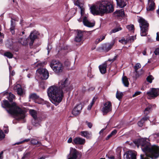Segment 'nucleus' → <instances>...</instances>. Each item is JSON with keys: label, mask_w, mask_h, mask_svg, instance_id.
I'll return each mask as SVG.
<instances>
[{"label": "nucleus", "mask_w": 159, "mask_h": 159, "mask_svg": "<svg viewBox=\"0 0 159 159\" xmlns=\"http://www.w3.org/2000/svg\"><path fill=\"white\" fill-rule=\"evenodd\" d=\"M69 84L68 79L64 78L59 82L58 88L52 86L48 89V95L52 103L57 105L61 101L63 92L68 89Z\"/></svg>", "instance_id": "nucleus-1"}, {"label": "nucleus", "mask_w": 159, "mask_h": 159, "mask_svg": "<svg viewBox=\"0 0 159 159\" xmlns=\"http://www.w3.org/2000/svg\"><path fill=\"white\" fill-rule=\"evenodd\" d=\"M93 15L102 16L105 14L112 12L114 9L112 2L108 0H102L96 5L90 7Z\"/></svg>", "instance_id": "nucleus-2"}, {"label": "nucleus", "mask_w": 159, "mask_h": 159, "mask_svg": "<svg viewBox=\"0 0 159 159\" xmlns=\"http://www.w3.org/2000/svg\"><path fill=\"white\" fill-rule=\"evenodd\" d=\"M3 102V105L5 107L9 108L7 110L8 112L15 116L17 119H23L25 118V112L16 105V103L13 102L11 104L7 100H4Z\"/></svg>", "instance_id": "nucleus-3"}, {"label": "nucleus", "mask_w": 159, "mask_h": 159, "mask_svg": "<svg viewBox=\"0 0 159 159\" xmlns=\"http://www.w3.org/2000/svg\"><path fill=\"white\" fill-rule=\"evenodd\" d=\"M149 139L146 138H141L137 140L138 147L141 146V149L144 154H141L140 159H149Z\"/></svg>", "instance_id": "nucleus-4"}, {"label": "nucleus", "mask_w": 159, "mask_h": 159, "mask_svg": "<svg viewBox=\"0 0 159 159\" xmlns=\"http://www.w3.org/2000/svg\"><path fill=\"white\" fill-rule=\"evenodd\" d=\"M138 21L139 23V26L141 30V36H146L148 34V23L142 17H140Z\"/></svg>", "instance_id": "nucleus-5"}, {"label": "nucleus", "mask_w": 159, "mask_h": 159, "mask_svg": "<svg viewBox=\"0 0 159 159\" xmlns=\"http://www.w3.org/2000/svg\"><path fill=\"white\" fill-rule=\"evenodd\" d=\"M50 66L57 74L62 72L63 69L62 64L59 61L56 60H53L51 61Z\"/></svg>", "instance_id": "nucleus-6"}, {"label": "nucleus", "mask_w": 159, "mask_h": 159, "mask_svg": "<svg viewBox=\"0 0 159 159\" xmlns=\"http://www.w3.org/2000/svg\"><path fill=\"white\" fill-rule=\"evenodd\" d=\"M159 157V147L154 145H150V158L152 159H156Z\"/></svg>", "instance_id": "nucleus-7"}, {"label": "nucleus", "mask_w": 159, "mask_h": 159, "mask_svg": "<svg viewBox=\"0 0 159 159\" xmlns=\"http://www.w3.org/2000/svg\"><path fill=\"white\" fill-rule=\"evenodd\" d=\"M37 75L42 80H46L49 76L48 71L45 68H39L36 71Z\"/></svg>", "instance_id": "nucleus-8"}, {"label": "nucleus", "mask_w": 159, "mask_h": 159, "mask_svg": "<svg viewBox=\"0 0 159 159\" xmlns=\"http://www.w3.org/2000/svg\"><path fill=\"white\" fill-rule=\"evenodd\" d=\"M112 106L111 102L107 101L105 102L102 109V111L103 115H106L112 110Z\"/></svg>", "instance_id": "nucleus-9"}, {"label": "nucleus", "mask_w": 159, "mask_h": 159, "mask_svg": "<svg viewBox=\"0 0 159 159\" xmlns=\"http://www.w3.org/2000/svg\"><path fill=\"white\" fill-rule=\"evenodd\" d=\"M37 37V36L35 32L33 31L31 33L29 37L27 39V40H28V43H29L30 46H32L34 40Z\"/></svg>", "instance_id": "nucleus-10"}, {"label": "nucleus", "mask_w": 159, "mask_h": 159, "mask_svg": "<svg viewBox=\"0 0 159 159\" xmlns=\"http://www.w3.org/2000/svg\"><path fill=\"white\" fill-rule=\"evenodd\" d=\"M78 152L75 149L70 148V154L68 156V159H76Z\"/></svg>", "instance_id": "nucleus-11"}, {"label": "nucleus", "mask_w": 159, "mask_h": 159, "mask_svg": "<svg viewBox=\"0 0 159 159\" xmlns=\"http://www.w3.org/2000/svg\"><path fill=\"white\" fill-rule=\"evenodd\" d=\"M14 89L19 95L22 96L25 93L24 90L22 88L21 86L19 84L15 85L14 87Z\"/></svg>", "instance_id": "nucleus-12"}, {"label": "nucleus", "mask_w": 159, "mask_h": 159, "mask_svg": "<svg viewBox=\"0 0 159 159\" xmlns=\"http://www.w3.org/2000/svg\"><path fill=\"white\" fill-rule=\"evenodd\" d=\"M85 139L80 137L75 138L73 140V143L78 145H84L85 143Z\"/></svg>", "instance_id": "nucleus-13"}, {"label": "nucleus", "mask_w": 159, "mask_h": 159, "mask_svg": "<svg viewBox=\"0 0 159 159\" xmlns=\"http://www.w3.org/2000/svg\"><path fill=\"white\" fill-rule=\"evenodd\" d=\"M82 109V105L80 103L77 105L74 108L72 111V114L76 116L80 113Z\"/></svg>", "instance_id": "nucleus-14"}, {"label": "nucleus", "mask_w": 159, "mask_h": 159, "mask_svg": "<svg viewBox=\"0 0 159 159\" xmlns=\"http://www.w3.org/2000/svg\"><path fill=\"white\" fill-rule=\"evenodd\" d=\"M158 91L157 89L152 88L150 91V99L156 97L158 95Z\"/></svg>", "instance_id": "nucleus-15"}, {"label": "nucleus", "mask_w": 159, "mask_h": 159, "mask_svg": "<svg viewBox=\"0 0 159 159\" xmlns=\"http://www.w3.org/2000/svg\"><path fill=\"white\" fill-rule=\"evenodd\" d=\"M82 18H83V23L85 26L89 27H91L94 25L95 23L89 21L86 16H84Z\"/></svg>", "instance_id": "nucleus-16"}, {"label": "nucleus", "mask_w": 159, "mask_h": 159, "mask_svg": "<svg viewBox=\"0 0 159 159\" xmlns=\"http://www.w3.org/2000/svg\"><path fill=\"white\" fill-rule=\"evenodd\" d=\"M83 34L82 31H79L75 39V41L77 43H83Z\"/></svg>", "instance_id": "nucleus-17"}, {"label": "nucleus", "mask_w": 159, "mask_h": 159, "mask_svg": "<svg viewBox=\"0 0 159 159\" xmlns=\"http://www.w3.org/2000/svg\"><path fill=\"white\" fill-rule=\"evenodd\" d=\"M136 159V152L135 151H129L126 156V159Z\"/></svg>", "instance_id": "nucleus-18"}, {"label": "nucleus", "mask_w": 159, "mask_h": 159, "mask_svg": "<svg viewBox=\"0 0 159 159\" xmlns=\"http://www.w3.org/2000/svg\"><path fill=\"white\" fill-rule=\"evenodd\" d=\"M107 66V64L106 62H105L102 65L99 66V68L101 73L104 74L106 73Z\"/></svg>", "instance_id": "nucleus-19"}, {"label": "nucleus", "mask_w": 159, "mask_h": 159, "mask_svg": "<svg viewBox=\"0 0 159 159\" xmlns=\"http://www.w3.org/2000/svg\"><path fill=\"white\" fill-rule=\"evenodd\" d=\"M81 135L82 136L86 138L87 139H89L91 138L92 134L87 131H81Z\"/></svg>", "instance_id": "nucleus-20"}, {"label": "nucleus", "mask_w": 159, "mask_h": 159, "mask_svg": "<svg viewBox=\"0 0 159 159\" xmlns=\"http://www.w3.org/2000/svg\"><path fill=\"white\" fill-rule=\"evenodd\" d=\"M18 42L24 46H26L28 45V40H27V39L24 37L19 39Z\"/></svg>", "instance_id": "nucleus-21"}, {"label": "nucleus", "mask_w": 159, "mask_h": 159, "mask_svg": "<svg viewBox=\"0 0 159 159\" xmlns=\"http://www.w3.org/2000/svg\"><path fill=\"white\" fill-rule=\"evenodd\" d=\"M114 14L117 17H123L124 15V12L123 9L116 11L114 12Z\"/></svg>", "instance_id": "nucleus-22"}, {"label": "nucleus", "mask_w": 159, "mask_h": 159, "mask_svg": "<svg viewBox=\"0 0 159 159\" xmlns=\"http://www.w3.org/2000/svg\"><path fill=\"white\" fill-rule=\"evenodd\" d=\"M117 6L120 8H123L126 6L127 4L124 0H120L116 2Z\"/></svg>", "instance_id": "nucleus-23"}, {"label": "nucleus", "mask_w": 159, "mask_h": 159, "mask_svg": "<svg viewBox=\"0 0 159 159\" xmlns=\"http://www.w3.org/2000/svg\"><path fill=\"white\" fill-rule=\"evenodd\" d=\"M30 143L33 145H39V146L42 145L40 142L38 141L36 139L34 138H32L30 139Z\"/></svg>", "instance_id": "nucleus-24"}, {"label": "nucleus", "mask_w": 159, "mask_h": 159, "mask_svg": "<svg viewBox=\"0 0 159 159\" xmlns=\"http://www.w3.org/2000/svg\"><path fill=\"white\" fill-rule=\"evenodd\" d=\"M29 112L31 116L34 119H36L37 117V112L35 110L30 109L29 110Z\"/></svg>", "instance_id": "nucleus-25"}, {"label": "nucleus", "mask_w": 159, "mask_h": 159, "mask_svg": "<svg viewBox=\"0 0 159 159\" xmlns=\"http://www.w3.org/2000/svg\"><path fill=\"white\" fill-rule=\"evenodd\" d=\"M122 81L124 86L125 87H128L129 85V82L127 78L125 76L122 77Z\"/></svg>", "instance_id": "nucleus-26"}, {"label": "nucleus", "mask_w": 159, "mask_h": 159, "mask_svg": "<svg viewBox=\"0 0 159 159\" xmlns=\"http://www.w3.org/2000/svg\"><path fill=\"white\" fill-rule=\"evenodd\" d=\"M155 5L153 0H150V11H153L155 9Z\"/></svg>", "instance_id": "nucleus-27"}, {"label": "nucleus", "mask_w": 159, "mask_h": 159, "mask_svg": "<svg viewBox=\"0 0 159 159\" xmlns=\"http://www.w3.org/2000/svg\"><path fill=\"white\" fill-rule=\"evenodd\" d=\"M151 139L156 140L158 142V133L153 134L150 136Z\"/></svg>", "instance_id": "nucleus-28"}, {"label": "nucleus", "mask_w": 159, "mask_h": 159, "mask_svg": "<svg viewBox=\"0 0 159 159\" xmlns=\"http://www.w3.org/2000/svg\"><path fill=\"white\" fill-rule=\"evenodd\" d=\"M135 77L136 79L139 77L140 75H142L143 73V71L142 69L139 71H135Z\"/></svg>", "instance_id": "nucleus-29"}, {"label": "nucleus", "mask_w": 159, "mask_h": 159, "mask_svg": "<svg viewBox=\"0 0 159 159\" xmlns=\"http://www.w3.org/2000/svg\"><path fill=\"white\" fill-rule=\"evenodd\" d=\"M46 64V63L45 61L41 62H38L35 63L36 66L39 68H42L41 67L43 66Z\"/></svg>", "instance_id": "nucleus-30"}, {"label": "nucleus", "mask_w": 159, "mask_h": 159, "mask_svg": "<svg viewBox=\"0 0 159 159\" xmlns=\"http://www.w3.org/2000/svg\"><path fill=\"white\" fill-rule=\"evenodd\" d=\"M32 124L34 126H37L39 125V121L38 118L36 119H33L32 120Z\"/></svg>", "instance_id": "nucleus-31"}, {"label": "nucleus", "mask_w": 159, "mask_h": 159, "mask_svg": "<svg viewBox=\"0 0 159 159\" xmlns=\"http://www.w3.org/2000/svg\"><path fill=\"white\" fill-rule=\"evenodd\" d=\"M82 0H77L75 2V4L77 6H78L79 8L83 6L82 5Z\"/></svg>", "instance_id": "nucleus-32"}, {"label": "nucleus", "mask_w": 159, "mask_h": 159, "mask_svg": "<svg viewBox=\"0 0 159 159\" xmlns=\"http://www.w3.org/2000/svg\"><path fill=\"white\" fill-rule=\"evenodd\" d=\"M29 98H31L33 99H37L39 98V96L35 93H33L30 94L29 96Z\"/></svg>", "instance_id": "nucleus-33"}, {"label": "nucleus", "mask_w": 159, "mask_h": 159, "mask_svg": "<svg viewBox=\"0 0 159 159\" xmlns=\"http://www.w3.org/2000/svg\"><path fill=\"white\" fill-rule=\"evenodd\" d=\"M4 56L7 57L8 58H12L13 57V54L10 52H7L4 53Z\"/></svg>", "instance_id": "nucleus-34"}, {"label": "nucleus", "mask_w": 159, "mask_h": 159, "mask_svg": "<svg viewBox=\"0 0 159 159\" xmlns=\"http://www.w3.org/2000/svg\"><path fill=\"white\" fill-rule=\"evenodd\" d=\"M15 96L11 93H10L9 94V96L7 98L8 99L10 102H11L15 98Z\"/></svg>", "instance_id": "nucleus-35"}, {"label": "nucleus", "mask_w": 159, "mask_h": 159, "mask_svg": "<svg viewBox=\"0 0 159 159\" xmlns=\"http://www.w3.org/2000/svg\"><path fill=\"white\" fill-rule=\"evenodd\" d=\"M123 95V94L122 92L119 93L118 91L116 94V98L119 99L121 98Z\"/></svg>", "instance_id": "nucleus-36"}, {"label": "nucleus", "mask_w": 159, "mask_h": 159, "mask_svg": "<svg viewBox=\"0 0 159 159\" xmlns=\"http://www.w3.org/2000/svg\"><path fill=\"white\" fill-rule=\"evenodd\" d=\"M141 67V65L139 63H136L134 66V71H137Z\"/></svg>", "instance_id": "nucleus-37"}, {"label": "nucleus", "mask_w": 159, "mask_h": 159, "mask_svg": "<svg viewBox=\"0 0 159 159\" xmlns=\"http://www.w3.org/2000/svg\"><path fill=\"white\" fill-rule=\"evenodd\" d=\"M122 29L121 27L118 28H115L112 30L110 32V34H111L112 33H114L116 32H117L119 30H121Z\"/></svg>", "instance_id": "nucleus-38"}, {"label": "nucleus", "mask_w": 159, "mask_h": 159, "mask_svg": "<svg viewBox=\"0 0 159 159\" xmlns=\"http://www.w3.org/2000/svg\"><path fill=\"white\" fill-rule=\"evenodd\" d=\"M136 39V36H133L130 37L128 39V42H132L134 41Z\"/></svg>", "instance_id": "nucleus-39"}, {"label": "nucleus", "mask_w": 159, "mask_h": 159, "mask_svg": "<svg viewBox=\"0 0 159 159\" xmlns=\"http://www.w3.org/2000/svg\"><path fill=\"white\" fill-rule=\"evenodd\" d=\"M5 135L3 132L0 130V140H2L5 138Z\"/></svg>", "instance_id": "nucleus-40"}, {"label": "nucleus", "mask_w": 159, "mask_h": 159, "mask_svg": "<svg viewBox=\"0 0 159 159\" xmlns=\"http://www.w3.org/2000/svg\"><path fill=\"white\" fill-rule=\"evenodd\" d=\"M119 42L123 44H126L128 42V39H125L123 38L121 40H119Z\"/></svg>", "instance_id": "nucleus-41"}, {"label": "nucleus", "mask_w": 159, "mask_h": 159, "mask_svg": "<svg viewBox=\"0 0 159 159\" xmlns=\"http://www.w3.org/2000/svg\"><path fill=\"white\" fill-rule=\"evenodd\" d=\"M114 44V43H111V44H109L108 46L107 47V49H106V51H108L109 50H110L112 47L113 46Z\"/></svg>", "instance_id": "nucleus-42"}, {"label": "nucleus", "mask_w": 159, "mask_h": 159, "mask_svg": "<svg viewBox=\"0 0 159 159\" xmlns=\"http://www.w3.org/2000/svg\"><path fill=\"white\" fill-rule=\"evenodd\" d=\"M81 10V17H83V16L84 15V8L83 7V6L81 7H80Z\"/></svg>", "instance_id": "nucleus-43"}, {"label": "nucleus", "mask_w": 159, "mask_h": 159, "mask_svg": "<svg viewBox=\"0 0 159 159\" xmlns=\"http://www.w3.org/2000/svg\"><path fill=\"white\" fill-rule=\"evenodd\" d=\"M126 28L129 30H134V26L133 25H131L127 26Z\"/></svg>", "instance_id": "nucleus-44"}, {"label": "nucleus", "mask_w": 159, "mask_h": 159, "mask_svg": "<svg viewBox=\"0 0 159 159\" xmlns=\"http://www.w3.org/2000/svg\"><path fill=\"white\" fill-rule=\"evenodd\" d=\"M118 55H116L114 57H113V59H109L108 60V61H111L112 62H113L114 61H115L116 60V59L118 58Z\"/></svg>", "instance_id": "nucleus-45"}, {"label": "nucleus", "mask_w": 159, "mask_h": 159, "mask_svg": "<svg viewBox=\"0 0 159 159\" xmlns=\"http://www.w3.org/2000/svg\"><path fill=\"white\" fill-rule=\"evenodd\" d=\"M149 108L148 107L146 108L144 111V113L146 116H147L149 114Z\"/></svg>", "instance_id": "nucleus-46"}, {"label": "nucleus", "mask_w": 159, "mask_h": 159, "mask_svg": "<svg viewBox=\"0 0 159 159\" xmlns=\"http://www.w3.org/2000/svg\"><path fill=\"white\" fill-rule=\"evenodd\" d=\"M36 102L40 104H43L44 103V100L42 99H39V100Z\"/></svg>", "instance_id": "nucleus-47"}, {"label": "nucleus", "mask_w": 159, "mask_h": 159, "mask_svg": "<svg viewBox=\"0 0 159 159\" xmlns=\"http://www.w3.org/2000/svg\"><path fill=\"white\" fill-rule=\"evenodd\" d=\"M144 122V121L141 119L138 122V125L140 127H142L143 126Z\"/></svg>", "instance_id": "nucleus-48"}, {"label": "nucleus", "mask_w": 159, "mask_h": 159, "mask_svg": "<svg viewBox=\"0 0 159 159\" xmlns=\"http://www.w3.org/2000/svg\"><path fill=\"white\" fill-rule=\"evenodd\" d=\"M117 133V131L116 130H114L110 134L112 137L113 136L115 135Z\"/></svg>", "instance_id": "nucleus-49"}, {"label": "nucleus", "mask_w": 159, "mask_h": 159, "mask_svg": "<svg viewBox=\"0 0 159 159\" xmlns=\"http://www.w3.org/2000/svg\"><path fill=\"white\" fill-rule=\"evenodd\" d=\"M117 133V131L116 130H114L110 134L112 137L113 136L115 135Z\"/></svg>", "instance_id": "nucleus-50"}, {"label": "nucleus", "mask_w": 159, "mask_h": 159, "mask_svg": "<svg viewBox=\"0 0 159 159\" xmlns=\"http://www.w3.org/2000/svg\"><path fill=\"white\" fill-rule=\"evenodd\" d=\"M117 133V131L116 130H114L110 134L112 137L113 136L115 135Z\"/></svg>", "instance_id": "nucleus-51"}, {"label": "nucleus", "mask_w": 159, "mask_h": 159, "mask_svg": "<svg viewBox=\"0 0 159 159\" xmlns=\"http://www.w3.org/2000/svg\"><path fill=\"white\" fill-rule=\"evenodd\" d=\"M87 75L89 78H92L93 77V75L91 74V70L88 71Z\"/></svg>", "instance_id": "nucleus-52"}, {"label": "nucleus", "mask_w": 159, "mask_h": 159, "mask_svg": "<svg viewBox=\"0 0 159 159\" xmlns=\"http://www.w3.org/2000/svg\"><path fill=\"white\" fill-rule=\"evenodd\" d=\"M154 52L156 55H159V48H156Z\"/></svg>", "instance_id": "nucleus-53"}, {"label": "nucleus", "mask_w": 159, "mask_h": 159, "mask_svg": "<svg viewBox=\"0 0 159 159\" xmlns=\"http://www.w3.org/2000/svg\"><path fill=\"white\" fill-rule=\"evenodd\" d=\"M97 99V97H94L93 98L92 101L91 103L93 105L94 104V103L95 102L96 100Z\"/></svg>", "instance_id": "nucleus-54"}, {"label": "nucleus", "mask_w": 159, "mask_h": 159, "mask_svg": "<svg viewBox=\"0 0 159 159\" xmlns=\"http://www.w3.org/2000/svg\"><path fill=\"white\" fill-rule=\"evenodd\" d=\"M141 93V92L139 91L136 92L133 95V97H134L140 94Z\"/></svg>", "instance_id": "nucleus-55"}, {"label": "nucleus", "mask_w": 159, "mask_h": 159, "mask_svg": "<svg viewBox=\"0 0 159 159\" xmlns=\"http://www.w3.org/2000/svg\"><path fill=\"white\" fill-rule=\"evenodd\" d=\"M11 27L10 28V30L11 31H12L14 29V26L13 25V21L12 20L11 21Z\"/></svg>", "instance_id": "nucleus-56"}, {"label": "nucleus", "mask_w": 159, "mask_h": 159, "mask_svg": "<svg viewBox=\"0 0 159 159\" xmlns=\"http://www.w3.org/2000/svg\"><path fill=\"white\" fill-rule=\"evenodd\" d=\"M149 85L148 84H147L146 83L144 84L143 85V88L144 89H146V88H148Z\"/></svg>", "instance_id": "nucleus-57"}, {"label": "nucleus", "mask_w": 159, "mask_h": 159, "mask_svg": "<svg viewBox=\"0 0 159 159\" xmlns=\"http://www.w3.org/2000/svg\"><path fill=\"white\" fill-rule=\"evenodd\" d=\"M154 79L153 77L151 75H150V83H151L152 82V80Z\"/></svg>", "instance_id": "nucleus-58"}, {"label": "nucleus", "mask_w": 159, "mask_h": 159, "mask_svg": "<svg viewBox=\"0 0 159 159\" xmlns=\"http://www.w3.org/2000/svg\"><path fill=\"white\" fill-rule=\"evenodd\" d=\"M101 38L97 39L95 41V43L96 44L98 43L99 42L101 41Z\"/></svg>", "instance_id": "nucleus-59"}, {"label": "nucleus", "mask_w": 159, "mask_h": 159, "mask_svg": "<svg viewBox=\"0 0 159 159\" xmlns=\"http://www.w3.org/2000/svg\"><path fill=\"white\" fill-rule=\"evenodd\" d=\"M93 105V104L90 103V104L88 106V110H90L91 109Z\"/></svg>", "instance_id": "nucleus-60"}, {"label": "nucleus", "mask_w": 159, "mask_h": 159, "mask_svg": "<svg viewBox=\"0 0 159 159\" xmlns=\"http://www.w3.org/2000/svg\"><path fill=\"white\" fill-rule=\"evenodd\" d=\"M148 118V117H147L145 116V117H144L142 119V120L144 122L145 121L147 120Z\"/></svg>", "instance_id": "nucleus-61"}, {"label": "nucleus", "mask_w": 159, "mask_h": 159, "mask_svg": "<svg viewBox=\"0 0 159 159\" xmlns=\"http://www.w3.org/2000/svg\"><path fill=\"white\" fill-rule=\"evenodd\" d=\"M87 125L90 128H91L92 126V124L90 122H88L87 123Z\"/></svg>", "instance_id": "nucleus-62"}, {"label": "nucleus", "mask_w": 159, "mask_h": 159, "mask_svg": "<svg viewBox=\"0 0 159 159\" xmlns=\"http://www.w3.org/2000/svg\"><path fill=\"white\" fill-rule=\"evenodd\" d=\"M156 40L159 41V32H157V34Z\"/></svg>", "instance_id": "nucleus-63"}, {"label": "nucleus", "mask_w": 159, "mask_h": 159, "mask_svg": "<svg viewBox=\"0 0 159 159\" xmlns=\"http://www.w3.org/2000/svg\"><path fill=\"white\" fill-rule=\"evenodd\" d=\"M67 142L68 143H70L72 142V138L71 137L67 141Z\"/></svg>", "instance_id": "nucleus-64"}]
</instances>
